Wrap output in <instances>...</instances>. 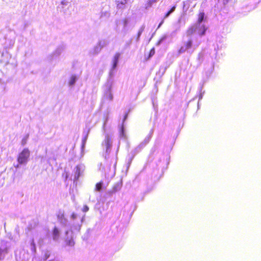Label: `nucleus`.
I'll use <instances>...</instances> for the list:
<instances>
[{"label": "nucleus", "instance_id": "nucleus-1", "mask_svg": "<svg viewBox=\"0 0 261 261\" xmlns=\"http://www.w3.org/2000/svg\"><path fill=\"white\" fill-rule=\"evenodd\" d=\"M200 44V42H196L193 44V38H188L187 40H183L182 45L178 50V54L187 53L191 55Z\"/></svg>", "mask_w": 261, "mask_h": 261}, {"label": "nucleus", "instance_id": "nucleus-2", "mask_svg": "<svg viewBox=\"0 0 261 261\" xmlns=\"http://www.w3.org/2000/svg\"><path fill=\"white\" fill-rule=\"evenodd\" d=\"M207 28L204 24H195L190 28L187 31V35L188 38H192L193 36L198 34L201 37L205 35Z\"/></svg>", "mask_w": 261, "mask_h": 261}, {"label": "nucleus", "instance_id": "nucleus-3", "mask_svg": "<svg viewBox=\"0 0 261 261\" xmlns=\"http://www.w3.org/2000/svg\"><path fill=\"white\" fill-rule=\"evenodd\" d=\"M85 169V165L83 164H79L73 170L71 179L73 180L74 186H76L78 180L84 176Z\"/></svg>", "mask_w": 261, "mask_h": 261}, {"label": "nucleus", "instance_id": "nucleus-4", "mask_svg": "<svg viewBox=\"0 0 261 261\" xmlns=\"http://www.w3.org/2000/svg\"><path fill=\"white\" fill-rule=\"evenodd\" d=\"M113 143V135L109 134H105V138L102 141L101 145L103 150L105 151V154L103 155L105 158L107 160L109 158V155L111 152Z\"/></svg>", "mask_w": 261, "mask_h": 261}, {"label": "nucleus", "instance_id": "nucleus-5", "mask_svg": "<svg viewBox=\"0 0 261 261\" xmlns=\"http://www.w3.org/2000/svg\"><path fill=\"white\" fill-rule=\"evenodd\" d=\"M11 247V243L10 241L3 240L0 243V260H3L6 255L8 253Z\"/></svg>", "mask_w": 261, "mask_h": 261}, {"label": "nucleus", "instance_id": "nucleus-6", "mask_svg": "<svg viewBox=\"0 0 261 261\" xmlns=\"http://www.w3.org/2000/svg\"><path fill=\"white\" fill-rule=\"evenodd\" d=\"M113 79L110 77L104 86V98L112 101L113 99V95L112 93V87Z\"/></svg>", "mask_w": 261, "mask_h": 261}, {"label": "nucleus", "instance_id": "nucleus-7", "mask_svg": "<svg viewBox=\"0 0 261 261\" xmlns=\"http://www.w3.org/2000/svg\"><path fill=\"white\" fill-rule=\"evenodd\" d=\"M30 151L28 148H24L18 154L17 162L20 165H26L29 160Z\"/></svg>", "mask_w": 261, "mask_h": 261}, {"label": "nucleus", "instance_id": "nucleus-8", "mask_svg": "<svg viewBox=\"0 0 261 261\" xmlns=\"http://www.w3.org/2000/svg\"><path fill=\"white\" fill-rule=\"evenodd\" d=\"M144 147L145 146L143 145V144L140 143L136 147H135L133 150H132L127 160V168H128L130 166L135 156L139 152H140Z\"/></svg>", "mask_w": 261, "mask_h": 261}, {"label": "nucleus", "instance_id": "nucleus-9", "mask_svg": "<svg viewBox=\"0 0 261 261\" xmlns=\"http://www.w3.org/2000/svg\"><path fill=\"white\" fill-rule=\"evenodd\" d=\"M66 45L62 43L59 45L55 50L49 56L50 60H52L58 57L65 50Z\"/></svg>", "mask_w": 261, "mask_h": 261}, {"label": "nucleus", "instance_id": "nucleus-10", "mask_svg": "<svg viewBox=\"0 0 261 261\" xmlns=\"http://www.w3.org/2000/svg\"><path fill=\"white\" fill-rule=\"evenodd\" d=\"M121 56V54L120 53H116L113 59V64L112 67L111 69V71L110 72V77H112L113 76V72L112 70H115L118 66L119 60Z\"/></svg>", "mask_w": 261, "mask_h": 261}, {"label": "nucleus", "instance_id": "nucleus-11", "mask_svg": "<svg viewBox=\"0 0 261 261\" xmlns=\"http://www.w3.org/2000/svg\"><path fill=\"white\" fill-rule=\"evenodd\" d=\"M127 116H128V114L126 113L124 116L122 124L121 125V126L119 127V137L121 139H123L124 140L126 139L127 137H126V135L125 134V128L124 126L123 123L126 120Z\"/></svg>", "mask_w": 261, "mask_h": 261}, {"label": "nucleus", "instance_id": "nucleus-12", "mask_svg": "<svg viewBox=\"0 0 261 261\" xmlns=\"http://www.w3.org/2000/svg\"><path fill=\"white\" fill-rule=\"evenodd\" d=\"M58 222L63 226H66L68 224V220L65 217L64 213L60 211L57 215Z\"/></svg>", "mask_w": 261, "mask_h": 261}, {"label": "nucleus", "instance_id": "nucleus-13", "mask_svg": "<svg viewBox=\"0 0 261 261\" xmlns=\"http://www.w3.org/2000/svg\"><path fill=\"white\" fill-rule=\"evenodd\" d=\"M90 128H88L87 130H84L83 133V139H82V143L81 146L82 152L84 151V150L85 147L86 143L87 140L88 138L89 134L90 132Z\"/></svg>", "mask_w": 261, "mask_h": 261}, {"label": "nucleus", "instance_id": "nucleus-14", "mask_svg": "<svg viewBox=\"0 0 261 261\" xmlns=\"http://www.w3.org/2000/svg\"><path fill=\"white\" fill-rule=\"evenodd\" d=\"M61 232L60 229L56 226H55L51 231V236L53 240L57 242L60 239Z\"/></svg>", "mask_w": 261, "mask_h": 261}, {"label": "nucleus", "instance_id": "nucleus-15", "mask_svg": "<svg viewBox=\"0 0 261 261\" xmlns=\"http://www.w3.org/2000/svg\"><path fill=\"white\" fill-rule=\"evenodd\" d=\"M260 1V0H249L246 5V9H248L249 11L254 9Z\"/></svg>", "mask_w": 261, "mask_h": 261}, {"label": "nucleus", "instance_id": "nucleus-16", "mask_svg": "<svg viewBox=\"0 0 261 261\" xmlns=\"http://www.w3.org/2000/svg\"><path fill=\"white\" fill-rule=\"evenodd\" d=\"M79 77L80 75H79L75 74H72L68 80V86L70 87H73L75 85L77 81L79 80Z\"/></svg>", "mask_w": 261, "mask_h": 261}, {"label": "nucleus", "instance_id": "nucleus-17", "mask_svg": "<svg viewBox=\"0 0 261 261\" xmlns=\"http://www.w3.org/2000/svg\"><path fill=\"white\" fill-rule=\"evenodd\" d=\"M122 182L121 180L116 182L113 186L112 190L111 191H109L108 192V194L110 195H111L112 194L115 193L119 191L121 189V188L122 187Z\"/></svg>", "mask_w": 261, "mask_h": 261}, {"label": "nucleus", "instance_id": "nucleus-18", "mask_svg": "<svg viewBox=\"0 0 261 261\" xmlns=\"http://www.w3.org/2000/svg\"><path fill=\"white\" fill-rule=\"evenodd\" d=\"M69 232V231H68V230H67L65 232L66 238L65 240V242L66 243V245H67L68 246H70V247H73V246H74L75 243L73 241V238L72 236H71L70 237H69L68 236Z\"/></svg>", "mask_w": 261, "mask_h": 261}, {"label": "nucleus", "instance_id": "nucleus-19", "mask_svg": "<svg viewBox=\"0 0 261 261\" xmlns=\"http://www.w3.org/2000/svg\"><path fill=\"white\" fill-rule=\"evenodd\" d=\"M175 9L176 6H173L172 8H170V9L165 14L164 18L160 22V23L159 24L157 29H159L161 27V25L164 23V19L168 18L175 11Z\"/></svg>", "mask_w": 261, "mask_h": 261}, {"label": "nucleus", "instance_id": "nucleus-20", "mask_svg": "<svg viewBox=\"0 0 261 261\" xmlns=\"http://www.w3.org/2000/svg\"><path fill=\"white\" fill-rule=\"evenodd\" d=\"M101 49L102 48L97 43L90 50L89 54L92 56L97 55L100 52Z\"/></svg>", "mask_w": 261, "mask_h": 261}, {"label": "nucleus", "instance_id": "nucleus-21", "mask_svg": "<svg viewBox=\"0 0 261 261\" xmlns=\"http://www.w3.org/2000/svg\"><path fill=\"white\" fill-rule=\"evenodd\" d=\"M153 132H154V129H153V128H152L150 130L148 135L145 138L144 140L141 142V143L143 144V145L145 146L150 141L151 138L152 137Z\"/></svg>", "mask_w": 261, "mask_h": 261}, {"label": "nucleus", "instance_id": "nucleus-22", "mask_svg": "<svg viewBox=\"0 0 261 261\" xmlns=\"http://www.w3.org/2000/svg\"><path fill=\"white\" fill-rule=\"evenodd\" d=\"M123 23V28L122 30V32L124 34H126L128 31L127 25L129 22V20L127 18H125L121 20Z\"/></svg>", "mask_w": 261, "mask_h": 261}, {"label": "nucleus", "instance_id": "nucleus-23", "mask_svg": "<svg viewBox=\"0 0 261 261\" xmlns=\"http://www.w3.org/2000/svg\"><path fill=\"white\" fill-rule=\"evenodd\" d=\"M128 0H122L121 1H119L118 0H116V2L117 4V8L118 9H124L125 8V5L127 4Z\"/></svg>", "mask_w": 261, "mask_h": 261}, {"label": "nucleus", "instance_id": "nucleus-24", "mask_svg": "<svg viewBox=\"0 0 261 261\" xmlns=\"http://www.w3.org/2000/svg\"><path fill=\"white\" fill-rule=\"evenodd\" d=\"M38 224V221L37 219H32L28 225V229L31 230L36 228Z\"/></svg>", "mask_w": 261, "mask_h": 261}, {"label": "nucleus", "instance_id": "nucleus-25", "mask_svg": "<svg viewBox=\"0 0 261 261\" xmlns=\"http://www.w3.org/2000/svg\"><path fill=\"white\" fill-rule=\"evenodd\" d=\"M170 64H169L168 62H166L164 63L163 65H162L160 67L159 71V73L160 74H161V75H163L165 72H166L167 69L169 67Z\"/></svg>", "mask_w": 261, "mask_h": 261}, {"label": "nucleus", "instance_id": "nucleus-26", "mask_svg": "<svg viewBox=\"0 0 261 261\" xmlns=\"http://www.w3.org/2000/svg\"><path fill=\"white\" fill-rule=\"evenodd\" d=\"M80 223H78L77 224H74L72 226L73 229L74 230H76L78 232H79L80 231L82 225L85 220V215L83 216L82 218H80Z\"/></svg>", "mask_w": 261, "mask_h": 261}, {"label": "nucleus", "instance_id": "nucleus-27", "mask_svg": "<svg viewBox=\"0 0 261 261\" xmlns=\"http://www.w3.org/2000/svg\"><path fill=\"white\" fill-rule=\"evenodd\" d=\"M205 18V14L204 12H200L199 14L198 21L196 24H202V22L204 21Z\"/></svg>", "mask_w": 261, "mask_h": 261}, {"label": "nucleus", "instance_id": "nucleus-28", "mask_svg": "<svg viewBox=\"0 0 261 261\" xmlns=\"http://www.w3.org/2000/svg\"><path fill=\"white\" fill-rule=\"evenodd\" d=\"M31 251L33 254H35L36 253V247L34 242V239H32L30 243Z\"/></svg>", "mask_w": 261, "mask_h": 261}, {"label": "nucleus", "instance_id": "nucleus-29", "mask_svg": "<svg viewBox=\"0 0 261 261\" xmlns=\"http://www.w3.org/2000/svg\"><path fill=\"white\" fill-rule=\"evenodd\" d=\"M108 41L106 39H101L99 40L97 42V44L100 46L102 48L106 46L108 44Z\"/></svg>", "mask_w": 261, "mask_h": 261}, {"label": "nucleus", "instance_id": "nucleus-30", "mask_svg": "<svg viewBox=\"0 0 261 261\" xmlns=\"http://www.w3.org/2000/svg\"><path fill=\"white\" fill-rule=\"evenodd\" d=\"M103 188V183L102 181H100L96 184L95 186V191L100 192L101 191Z\"/></svg>", "mask_w": 261, "mask_h": 261}, {"label": "nucleus", "instance_id": "nucleus-31", "mask_svg": "<svg viewBox=\"0 0 261 261\" xmlns=\"http://www.w3.org/2000/svg\"><path fill=\"white\" fill-rule=\"evenodd\" d=\"M159 0H148L146 4V9H148L152 6V5L156 3Z\"/></svg>", "mask_w": 261, "mask_h": 261}, {"label": "nucleus", "instance_id": "nucleus-32", "mask_svg": "<svg viewBox=\"0 0 261 261\" xmlns=\"http://www.w3.org/2000/svg\"><path fill=\"white\" fill-rule=\"evenodd\" d=\"M168 36L167 35H164L156 43V45L159 46L165 40L167 39Z\"/></svg>", "mask_w": 261, "mask_h": 261}, {"label": "nucleus", "instance_id": "nucleus-33", "mask_svg": "<svg viewBox=\"0 0 261 261\" xmlns=\"http://www.w3.org/2000/svg\"><path fill=\"white\" fill-rule=\"evenodd\" d=\"M155 54V49L154 48H152L150 49L148 57L147 58V60H149Z\"/></svg>", "mask_w": 261, "mask_h": 261}, {"label": "nucleus", "instance_id": "nucleus-34", "mask_svg": "<svg viewBox=\"0 0 261 261\" xmlns=\"http://www.w3.org/2000/svg\"><path fill=\"white\" fill-rule=\"evenodd\" d=\"M29 134H27L21 140V145L22 146H24L26 144H27V140L29 138Z\"/></svg>", "mask_w": 261, "mask_h": 261}, {"label": "nucleus", "instance_id": "nucleus-35", "mask_svg": "<svg viewBox=\"0 0 261 261\" xmlns=\"http://www.w3.org/2000/svg\"><path fill=\"white\" fill-rule=\"evenodd\" d=\"M202 86H201L199 88V91H200V95L199 96V100H201L202 98L203 95L204 93V91L202 92Z\"/></svg>", "mask_w": 261, "mask_h": 261}, {"label": "nucleus", "instance_id": "nucleus-36", "mask_svg": "<svg viewBox=\"0 0 261 261\" xmlns=\"http://www.w3.org/2000/svg\"><path fill=\"white\" fill-rule=\"evenodd\" d=\"M103 170V171H104V172H105V173L106 175H109V173H108V171H110V170H111V167H110V166L107 167V169H106V168H103V169H102V170Z\"/></svg>", "mask_w": 261, "mask_h": 261}, {"label": "nucleus", "instance_id": "nucleus-37", "mask_svg": "<svg viewBox=\"0 0 261 261\" xmlns=\"http://www.w3.org/2000/svg\"><path fill=\"white\" fill-rule=\"evenodd\" d=\"M69 3V2H68V0H63L61 3V4L63 6H67L68 4ZM64 7H62V8H63Z\"/></svg>", "mask_w": 261, "mask_h": 261}, {"label": "nucleus", "instance_id": "nucleus-38", "mask_svg": "<svg viewBox=\"0 0 261 261\" xmlns=\"http://www.w3.org/2000/svg\"><path fill=\"white\" fill-rule=\"evenodd\" d=\"M89 207L87 205H85L82 209L83 212H87L89 211Z\"/></svg>", "mask_w": 261, "mask_h": 261}, {"label": "nucleus", "instance_id": "nucleus-39", "mask_svg": "<svg viewBox=\"0 0 261 261\" xmlns=\"http://www.w3.org/2000/svg\"><path fill=\"white\" fill-rule=\"evenodd\" d=\"M77 218V215L74 213H73L71 215V218L72 219V220H75L76 218Z\"/></svg>", "mask_w": 261, "mask_h": 261}, {"label": "nucleus", "instance_id": "nucleus-40", "mask_svg": "<svg viewBox=\"0 0 261 261\" xmlns=\"http://www.w3.org/2000/svg\"><path fill=\"white\" fill-rule=\"evenodd\" d=\"M145 29V25L143 24L142 25L141 28H140L138 32L141 33V34H142L143 32L144 31Z\"/></svg>", "mask_w": 261, "mask_h": 261}, {"label": "nucleus", "instance_id": "nucleus-41", "mask_svg": "<svg viewBox=\"0 0 261 261\" xmlns=\"http://www.w3.org/2000/svg\"><path fill=\"white\" fill-rule=\"evenodd\" d=\"M38 244H39V245L40 246H42V245H43V243H43V239H41V238L39 239V240H38Z\"/></svg>", "mask_w": 261, "mask_h": 261}, {"label": "nucleus", "instance_id": "nucleus-42", "mask_svg": "<svg viewBox=\"0 0 261 261\" xmlns=\"http://www.w3.org/2000/svg\"><path fill=\"white\" fill-rule=\"evenodd\" d=\"M219 2H222L223 4L225 5L227 4L230 0H218Z\"/></svg>", "mask_w": 261, "mask_h": 261}, {"label": "nucleus", "instance_id": "nucleus-43", "mask_svg": "<svg viewBox=\"0 0 261 261\" xmlns=\"http://www.w3.org/2000/svg\"><path fill=\"white\" fill-rule=\"evenodd\" d=\"M141 35H142V34L138 32V34H137V38H136L137 41H138L140 40V37Z\"/></svg>", "mask_w": 261, "mask_h": 261}, {"label": "nucleus", "instance_id": "nucleus-44", "mask_svg": "<svg viewBox=\"0 0 261 261\" xmlns=\"http://www.w3.org/2000/svg\"><path fill=\"white\" fill-rule=\"evenodd\" d=\"M189 1L184 2V9L185 8L186 5H189Z\"/></svg>", "mask_w": 261, "mask_h": 261}, {"label": "nucleus", "instance_id": "nucleus-45", "mask_svg": "<svg viewBox=\"0 0 261 261\" xmlns=\"http://www.w3.org/2000/svg\"><path fill=\"white\" fill-rule=\"evenodd\" d=\"M107 119L105 120L104 123H103V129H105V125H106V123L107 122Z\"/></svg>", "mask_w": 261, "mask_h": 261}, {"label": "nucleus", "instance_id": "nucleus-46", "mask_svg": "<svg viewBox=\"0 0 261 261\" xmlns=\"http://www.w3.org/2000/svg\"><path fill=\"white\" fill-rule=\"evenodd\" d=\"M120 21H121V20H117V21H116V25H117V27H118V25L119 24V23H120Z\"/></svg>", "mask_w": 261, "mask_h": 261}, {"label": "nucleus", "instance_id": "nucleus-47", "mask_svg": "<svg viewBox=\"0 0 261 261\" xmlns=\"http://www.w3.org/2000/svg\"><path fill=\"white\" fill-rule=\"evenodd\" d=\"M19 164L18 163L17 165H16V166H15V167L16 168H18L19 167Z\"/></svg>", "mask_w": 261, "mask_h": 261}, {"label": "nucleus", "instance_id": "nucleus-48", "mask_svg": "<svg viewBox=\"0 0 261 261\" xmlns=\"http://www.w3.org/2000/svg\"><path fill=\"white\" fill-rule=\"evenodd\" d=\"M154 151V148H152L151 150V153H153V152Z\"/></svg>", "mask_w": 261, "mask_h": 261}, {"label": "nucleus", "instance_id": "nucleus-49", "mask_svg": "<svg viewBox=\"0 0 261 261\" xmlns=\"http://www.w3.org/2000/svg\"><path fill=\"white\" fill-rule=\"evenodd\" d=\"M116 162L115 161V163H114V168H115V167H116Z\"/></svg>", "mask_w": 261, "mask_h": 261}]
</instances>
